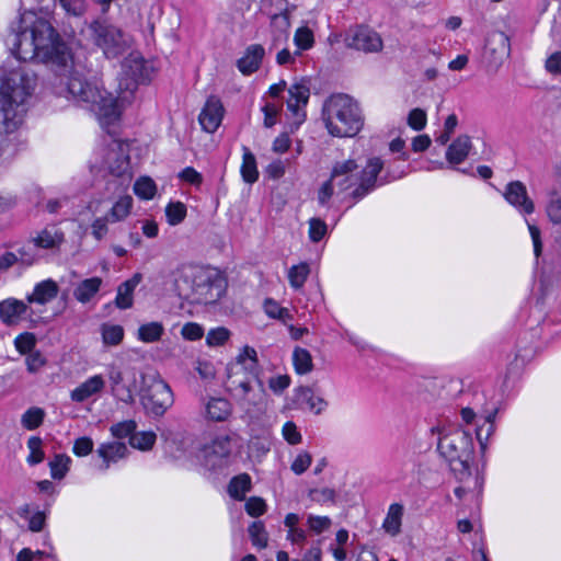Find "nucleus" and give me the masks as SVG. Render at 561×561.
<instances>
[{"label":"nucleus","instance_id":"nucleus-1","mask_svg":"<svg viewBox=\"0 0 561 561\" xmlns=\"http://www.w3.org/2000/svg\"><path fill=\"white\" fill-rule=\"evenodd\" d=\"M8 44L14 57L22 61L37 60L56 71L55 93L88 107L101 123L119 118L125 104L130 103L139 84L150 82L153 66L138 53H131L122 65L118 95L102 90L98 83L87 81L73 69L72 55L55 28L34 11L20 14L15 33Z\"/></svg>","mask_w":561,"mask_h":561},{"label":"nucleus","instance_id":"nucleus-2","mask_svg":"<svg viewBox=\"0 0 561 561\" xmlns=\"http://www.w3.org/2000/svg\"><path fill=\"white\" fill-rule=\"evenodd\" d=\"M437 450L460 482L454 491L455 495L459 500L467 496L477 500L482 491L483 478L473 462L472 435L456 425L437 428Z\"/></svg>","mask_w":561,"mask_h":561},{"label":"nucleus","instance_id":"nucleus-3","mask_svg":"<svg viewBox=\"0 0 561 561\" xmlns=\"http://www.w3.org/2000/svg\"><path fill=\"white\" fill-rule=\"evenodd\" d=\"M36 77L25 67L11 70L0 85V134H11L22 124L25 100L35 89Z\"/></svg>","mask_w":561,"mask_h":561},{"label":"nucleus","instance_id":"nucleus-4","mask_svg":"<svg viewBox=\"0 0 561 561\" xmlns=\"http://www.w3.org/2000/svg\"><path fill=\"white\" fill-rule=\"evenodd\" d=\"M322 119L333 137H354L364 126V116L358 103L347 94H333L325 100Z\"/></svg>","mask_w":561,"mask_h":561},{"label":"nucleus","instance_id":"nucleus-5","mask_svg":"<svg viewBox=\"0 0 561 561\" xmlns=\"http://www.w3.org/2000/svg\"><path fill=\"white\" fill-rule=\"evenodd\" d=\"M382 160L374 157L367 161L366 167L359 172L355 160L350 159L335 163L331 178L335 182L339 193L353 188V197L359 199L376 187L377 175L382 170Z\"/></svg>","mask_w":561,"mask_h":561},{"label":"nucleus","instance_id":"nucleus-6","mask_svg":"<svg viewBox=\"0 0 561 561\" xmlns=\"http://www.w3.org/2000/svg\"><path fill=\"white\" fill-rule=\"evenodd\" d=\"M227 389L250 415L264 412L268 405V394L261 377H227Z\"/></svg>","mask_w":561,"mask_h":561},{"label":"nucleus","instance_id":"nucleus-7","mask_svg":"<svg viewBox=\"0 0 561 561\" xmlns=\"http://www.w3.org/2000/svg\"><path fill=\"white\" fill-rule=\"evenodd\" d=\"M227 389L250 415L264 412L268 405V394L261 377H227Z\"/></svg>","mask_w":561,"mask_h":561},{"label":"nucleus","instance_id":"nucleus-8","mask_svg":"<svg viewBox=\"0 0 561 561\" xmlns=\"http://www.w3.org/2000/svg\"><path fill=\"white\" fill-rule=\"evenodd\" d=\"M83 36L99 47L106 58H116L131 45V37L106 20H95L82 30Z\"/></svg>","mask_w":561,"mask_h":561},{"label":"nucleus","instance_id":"nucleus-9","mask_svg":"<svg viewBox=\"0 0 561 561\" xmlns=\"http://www.w3.org/2000/svg\"><path fill=\"white\" fill-rule=\"evenodd\" d=\"M140 381L138 393L144 409L148 414L162 416L174 402L171 387L156 371L140 374Z\"/></svg>","mask_w":561,"mask_h":561},{"label":"nucleus","instance_id":"nucleus-10","mask_svg":"<svg viewBox=\"0 0 561 561\" xmlns=\"http://www.w3.org/2000/svg\"><path fill=\"white\" fill-rule=\"evenodd\" d=\"M129 145L125 141L113 139L106 149H103L105 156L103 162L96 168L108 170L110 174L117 179L118 187H127L131 180V169L128 157Z\"/></svg>","mask_w":561,"mask_h":561},{"label":"nucleus","instance_id":"nucleus-11","mask_svg":"<svg viewBox=\"0 0 561 561\" xmlns=\"http://www.w3.org/2000/svg\"><path fill=\"white\" fill-rule=\"evenodd\" d=\"M204 280H198L196 285L193 304L210 305L217 302L226 293L227 280L221 273L211 267H202L199 275Z\"/></svg>","mask_w":561,"mask_h":561},{"label":"nucleus","instance_id":"nucleus-12","mask_svg":"<svg viewBox=\"0 0 561 561\" xmlns=\"http://www.w3.org/2000/svg\"><path fill=\"white\" fill-rule=\"evenodd\" d=\"M107 377L111 385V392L117 400L130 404L134 402V394L138 391L135 369L123 371L115 365L107 367Z\"/></svg>","mask_w":561,"mask_h":561},{"label":"nucleus","instance_id":"nucleus-13","mask_svg":"<svg viewBox=\"0 0 561 561\" xmlns=\"http://www.w3.org/2000/svg\"><path fill=\"white\" fill-rule=\"evenodd\" d=\"M257 352L250 345L242 346L227 365V377H261Z\"/></svg>","mask_w":561,"mask_h":561},{"label":"nucleus","instance_id":"nucleus-14","mask_svg":"<svg viewBox=\"0 0 561 561\" xmlns=\"http://www.w3.org/2000/svg\"><path fill=\"white\" fill-rule=\"evenodd\" d=\"M202 267L197 265H182L172 274L173 290L181 299L190 304H193L198 280H204V278L199 277Z\"/></svg>","mask_w":561,"mask_h":561},{"label":"nucleus","instance_id":"nucleus-15","mask_svg":"<svg viewBox=\"0 0 561 561\" xmlns=\"http://www.w3.org/2000/svg\"><path fill=\"white\" fill-rule=\"evenodd\" d=\"M470 408L480 413V417L484 420L483 425H479L476 430L477 439L482 450L486 447V440L490 435L494 432V419L496 415V409H490L488 407L486 396L483 391L474 390L472 399L469 402Z\"/></svg>","mask_w":561,"mask_h":561},{"label":"nucleus","instance_id":"nucleus-16","mask_svg":"<svg viewBox=\"0 0 561 561\" xmlns=\"http://www.w3.org/2000/svg\"><path fill=\"white\" fill-rule=\"evenodd\" d=\"M346 45L351 48L364 53H379L382 50L383 42L378 32L368 26H357L352 30L346 39Z\"/></svg>","mask_w":561,"mask_h":561},{"label":"nucleus","instance_id":"nucleus-17","mask_svg":"<svg viewBox=\"0 0 561 561\" xmlns=\"http://www.w3.org/2000/svg\"><path fill=\"white\" fill-rule=\"evenodd\" d=\"M231 453V440L228 436H217L202 449L204 465L210 469L227 465Z\"/></svg>","mask_w":561,"mask_h":561},{"label":"nucleus","instance_id":"nucleus-18","mask_svg":"<svg viewBox=\"0 0 561 561\" xmlns=\"http://www.w3.org/2000/svg\"><path fill=\"white\" fill-rule=\"evenodd\" d=\"M484 55L495 67L502 65L511 55L510 37L501 31L491 32L485 41Z\"/></svg>","mask_w":561,"mask_h":561},{"label":"nucleus","instance_id":"nucleus-19","mask_svg":"<svg viewBox=\"0 0 561 561\" xmlns=\"http://www.w3.org/2000/svg\"><path fill=\"white\" fill-rule=\"evenodd\" d=\"M503 195L506 202L520 214L530 215L534 213V202L528 197L527 188L520 181L510 182Z\"/></svg>","mask_w":561,"mask_h":561},{"label":"nucleus","instance_id":"nucleus-20","mask_svg":"<svg viewBox=\"0 0 561 561\" xmlns=\"http://www.w3.org/2000/svg\"><path fill=\"white\" fill-rule=\"evenodd\" d=\"M224 112L222 103L218 98H208L198 116L202 128L207 133H215L221 124Z\"/></svg>","mask_w":561,"mask_h":561},{"label":"nucleus","instance_id":"nucleus-21","mask_svg":"<svg viewBox=\"0 0 561 561\" xmlns=\"http://www.w3.org/2000/svg\"><path fill=\"white\" fill-rule=\"evenodd\" d=\"M294 402L298 408L308 410L316 415L321 414L329 405L323 397L316 394L313 389L308 386H301L294 390Z\"/></svg>","mask_w":561,"mask_h":561},{"label":"nucleus","instance_id":"nucleus-22","mask_svg":"<svg viewBox=\"0 0 561 561\" xmlns=\"http://www.w3.org/2000/svg\"><path fill=\"white\" fill-rule=\"evenodd\" d=\"M289 98L287 99V108L301 123L305 119V113L300 114V110L305 107L309 101L310 89L305 81L295 82L288 89Z\"/></svg>","mask_w":561,"mask_h":561},{"label":"nucleus","instance_id":"nucleus-23","mask_svg":"<svg viewBox=\"0 0 561 561\" xmlns=\"http://www.w3.org/2000/svg\"><path fill=\"white\" fill-rule=\"evenodd\" d=\"M105 380L102 375H93L70 391V399L82 403L103 391Z\"/></svg>","mask_w":561,"mask_h":561},{"label":"nucleus","instance_id":"nucleus-24","mask_svg":"<svg viewBox=\"0 0 561 561\" xmlns=\"http://www.w3.org/2000/svg\"><path fill=\"white\" fill-rule=\"evenodd\" d=\"M290 20L286 11L273 14L271 18L272 42L270 49L284 46L289 38Z\"/></svg>","mask_w":561,"mask_h":561},{"label":"nucleus","instance_id":"nucleus-25","mask_svg":"<svg viewBox=\"0 0 561 561\" xmlns=\"http://www.w3.org/2000/svg\"><path fill=\"white\" fill-rule=\"evenodd\" d=\"M264 54L265 49L260 44L248 46L243 56L237 61L238 70L245 76L255 72L261 66Z\"/></svg>","mask_w":561,"mask_h":561},{"label":"nucleus","instance_id":"nucleus-26","mask_svg":"<svg viewBox=\"0 0 561 561\" xmlns=\"http://www.w3.org/2000/svg\"><path fill=\"white\" fill-rule=\"evenodd\" d=\"M64 240L62 230L56 225H49L38 231L32 241L36 248L54 250L58 249Z\"/></svg>","mask_w":561,"mask_h":561},{"label":"nucleus","instance_id":"nucleus-27","mask_svg":"<svg viewBox=\"0 0 561 561\" xmlns=\"http://www.w3.org/2000/svg\"><path fill=\"white\" fill-rule=\"evenodd\" d=\"M102 285L103 279L99 276L82 279L75 286L73 297L80 304H90L96 298Z\"/></svg>","mask_w":561,"mask_h":561},{"label":"nucleus","instance_id":"nucleus-28","mask_svg":"<svg viewBox=\"0 0 561 561\" xmlns=\"http://www.w3.org/2000/svg\"><path fill=\"white\" fill-rule=\"evenodd\" d=\"M59 293L58 284L51 279H44L34 286L33 293L27 295L26 300L30 304L46 305L57 297Z\"/></svg>","mask_w":561,"mask_h":561},{"label":"nucleus","instance_id":"nucleus-29","mask_svg":"<svg viewBox=\"0 0 561 561\" xmlns=\"http://www.w3.org/2000/svg\"><path fill=\"white\" fill-rule=\"evenodd\" d=\"M96 453L103 460L100 470L106 471L111 463H115L126 456L127 446L121 442L104 443L99 446Z\"/></svg>","mask_w":561,"mask_h":561},{"label":"nucleus","instance_id":"nucleus-30","mask_svg":"<svg viewBox=\"0 0 561 561\" xmlns=\"http://www.w3.org/2000/svg\"><path fill=\"white\" fill-rule=\"evenodd\" d=\"M142 279L140 273L134 274L129 279L122 283L117 288L115 305L119 309H128L134 302V290Z\"/></svg>","mask_w":561,"mask_h":561},{"label":"nucleus","instance_id":"nucleus-31","mask_svg":"<svg viewBox=\"0 0 561 561\" xmlns=\"http://www.w3.org/2000/svg\"><path fill=\"white\" fill-rule=\"evenodd\" d=\"M472 147L468 136L462 135L456 138L447 148L446 160L450 165H457L466 160Z\"/></svg>","mask_w":561,"mask_h":561},{"label":"nucleus","instance_id":"nucleus-32","mask_svg":"<svg viewBox=\"0 0 561 561\" xmlns=\"http://www.w3.org/2000/svg\"><path fill=\"white\" fill-rule=\"evenodd\" d=\"M404 507L400 503L389 505L386 517L382 522V529L391 537H396L401 533L402 518Z\"/></svg>","mask_w":561,"mask_h":561},{"label":"nucleus","instance_id":"nucleus-33","mask_svg":"<svg viewBox=\"0 0 561 561\" xmlns=\"http://www.w3.org/2000/svg\"><path fill=\"white\" fill-rule=\"evenodd\" d=\"M27 306L18 299H7L0 302V318L5 324H14L26 312Z\"/></svg>","mask_w":561,"mask_h":561},{"label":"nucleus","instance_id":"nucleus-34","mask_svg":"<svg viewBox=\"0 0 561 561\" xmlns=\"http://www.w3.org/2000/svg\"><path fill=\"white\" fill-rule=\"evenodd\" d=\"M231 404L224 398H211L206 404V415L215 422H222L231 414Z\"/></svg>","mask_w":561,"mask_h":561},{"label":"nucleus","instance_id":"nucleus-35","mask_svg":"<svg viewBox=\"0 0 561 561\" xmlns=\"http://www.w3.org/2000/svg\"><path fill=\"white\" fill-rule=\"evenodd\" d=\"M164 334V325L159 321H151L139 325L136 337L142 343H156Z\"/></svg>","mask_w":561,"mask_h":561},{"label":"nucleus","instance_id":"nucleus-36","mask_svg":"<svg viewBox=\"0 0 561 561\" xmlns=\"http://www.w3.org/2000/svg\"><path fill=\"white\" fill-rule=\"evenodd\" d=\"M251 489V478L248 473H241L231 479L228 485L229 495L238 501H242Z\"/></svg>","mask_w":561,"mask_h":561},{"label":"nucleus","instance_id":"nucleus-37","mask_svg":"<svg viewBox=\"0 0 561 561\" xmlns=\"http://www.w3.org/2000/svg\"><path fill=\"white\" fill-rule=\"evenodd\" d=\"M310 274V266L306 262L293 265L287 273L289 285L293 289L299 290L304 287Z\"/></svg>","mask_w":561,"mask_h":561},{"label":"nucleus","instance_id":"nucleus-38","mask_svg":"<svg viewBox=\"0 0 561 561\" xmlns=\"http://www.w3.org/2000/svg\"><path fill=\"white\" fill-rule=\"evenodd\" d=\"M133 208V198L129 195L121 196L115 204L112 206L111 210L107 213V217L111 219V222L122 221L127 218Z\"/></svg>","mask_w":561,"mask_h":561},{"label":"nucleus","instance_id":"nucleus-39","mask_svg":"<svg viewBox=\"0 0 561 561\" xmlns=\"http://www.w3.org/2000/svg\"><path fill=\"white\" fill-rule=\"evenodd\" d=\"M293 365L298 375H306L312 371L313 362L310 352L302 347H296L293 352Z\"/></svg>","mask_w":561,"mask_h":561},{"label":"nucleus","instance_id":"nucleus-40","mask_svg":"<svg viewBox=\"0 0 561 561\" xmlns=\"http://www.w3.org/2000/svg\"><path fill=\"white\" fill-rule=\"evenodd\" d=\"M241 175L244 182L249 184L256 182L259 179L255 157L248 148L243 149Z\"/></svg>","mask_w":561,"mask_h":561},{"label":"nucleus","instance_id":"nucleus-41","mask_svg":"<svg viewBox=\"0 0 561 561\" xmlns=\"http://www.w3.org/2000/svg\"><path fill=\"white\" fill-rule=\"evenodd\" d=\"M124 329L119 324L103 323L101 325L102 341L107 346H116L124 339Z\"/></svg>","mask_w":561,"mask_h":561},{"label":"nucleus","instance_id":"nucleus-42","mask_svg":"<svg viewBox=\"0 0 561 561\" xmlns=\"http://www.w3.org/2000/svg\"><path fill=\"white\" fill-rule=\"evenodd\" d=\"M157 439L156 433L149 432H136L129 437V444L133 448L147 451L150 450Z\"/></svg>","mask_w":561,"mask_h":561},{"label":"nucleus","instance_id":"nucleus-43","mask_svg":"<svg viewBox=\"0 0 561 561\" xmlns=\"http://www.w3.org/2000/svg\"><path fill=\"white\" fill-rule=\"evenodd\" d=\"M294 43L297 47L296 54L300 55L301 51L308 50L313 46V32L307 26L298 27L294 35Z\"/></svg>","mask_w":561,"mask_h":561},{"label":"nucleus","instance_id":"nucleus-44","mask_svg":"<svg viewBox=\"0 0 561 561\" xmlns=\"http://www.w3.org/2000/svg\"><path fill=\"white\" fill-rule=\"evenodd\" d=\"M135 194L145 201L152 199L157 193V185L149 176L139 178L134 185Z\"/></svg>","mask_w":561,"mask_h":561},{"label":"nucleus","instance_id":"nucleus-45","mask_svg":"<svg viewBox=\"0 0 561 561\" xmlns=\"http://www.w3.org/2000/svg\"><path fill=\"white\" fill-rule=\"evenodd\" d=\"M45 411L41 408L33 407L27 409L21 417V424L24 428L33 431L37 428L44 421Z\"/></svg>","mask_w":561,"mask_h":561},{"label":"nucleus","instance_id":"nucleus-46","mask_svg":"<svg viewBox=\"0 0 561 561\" xmlns=\"http://www.w3.org/2000/svg\"><path fill=\"white\" fill-rule=\"evenodd\" d=\"M231 332L225 327L210 329L206 334V345L208 347L224 346L230 339Z\"/></svg>","mask_w":561,"mask_h":561},{"label":"nucleus","instance_id":"nucleus-47","mask_svg":"<svg viewBox=\"0 0 561 561\" xmlns=\"http://www.w3.org/2000/svg\"><path fill=\"white\" fill-rule=\"evenodd\" d=\"M264 311L270 318L280 320L284 323L293 320V314L290 313L289 309L279 306L273 299L265 300Z\"/></svg>","mask_w":561,"mask_h":561},{"label":"nucleus","instance_id":"nucleus-48","mask_svg":"<svg viewBox=\"0 0 561 561\" xmlns=\"http://www.w3.org/2000/svg\"><path fill=\"white\" fill-rule=\"evenodd\" d=\"M271 449V443L267 437L253 436L248 444V453L256 459L265 456Z\"/></svg>","mask_w":561,"mask_h":561},{"label":"nucleus","instance_id":"nucleus-49","mask_svg":"<svg viewBox=\"0 0 561 561\" xmlns=\"http://www.w3.org/2000/svg\"><path fill=\"white\" fill-rule=\"evenodd\" d=\"M248 531L254 547L262 549L267 546L268 535L262 522L252 523Z\"/></svg>","mask_w":561,"mask_h":561},{"label":"nucleus","instance_id":"nucleus-50","mask_svg":"<svg viewBox=\"0 0 561 561\" xmlns=\"http://www.w3.org/2000/svg\"><path fill=\"white\" fill-rule=\"evenodd\" d=\"M19 261L23 264L31 265L34 262V257L25 255L23 250H19V255L13 252H4L0 255V271L9 270Z\"/></svg>","mask_w":561,"mask_h":561},{"label":"nucleus","instance_id":"nucleus-51","mask_svg":"<svg viewBox=\"0 0 561 561\" xmlns=\"http://www.w3.org/2000/svg\"><path fill=\"white\" fill-rule=\"evenodd\" d=\"M546 213L552 224L561 225V195L558 192L550 193Z\"/></svg>","mask_w":561,"mask_h":561},{"label":"nucleus","instance_id":"nucleus-52","mask_svg":"<svg viewBox=\"0 0 561 561\" xmlns=\"http://www.w3.org/2000/svg\"><path fill=\"white\" fill-rule=\"evenodd\" d=\"M165 216L171 226H176L186 217V206L182 202L169 203L165 207Z\"/></svg>","mask_w":561,"mask_h":561},{"label":"nucleus","instance_id":"nucleus-53","mask_svg":"<svg viewBox=\"0 0 561 561\" xmlns=\"http://www.w3.org/2000/svg\"><path fill=\"white\" fill-rule=\"evenodd\" d=\"M70 457L66 455H56L49 462L50 474L54 479H62L69 470Z\"/></svg>","mask_w":561,"mask_h":561},{"label":"nucleus","instance_id":"nucleus-54","mask_svg":"<svg viewBox=\"0 0 561 561\" xmlns=\"http://www.w3.org/2000/svg\"><path fill=\"white\" fill-rule=\"evenodd\" d=\"M308 236L312 242L321 241L328 232L327 224L320 218H311L308 221Z\"/></svg>","mask_w":561,"mask_h":561},{"label":"nucleus","instance_id":"nucleus-55","mask_svg":"<svg viewBox=\"0 0 561 561\" xmlns=\"http://www.w3.org/2000/svg\"><path fill=\"white\" fill-rule=\"evenodd\" d=\"M27 447L30 449V456L27 462L30 465H37L43 461L44 453L42 450V439L37 436H32L27 440Z\"/></svg>","mask_w":561,"mask_h":561},{"label":"nucleus","instance_id":"nucleus-56","mask_svg":"<svg viewBox=\"0 0 561 561\" xmlns=\"http://www.w3.org/2000/svg\"><path fill=\"white\" fill-rule=\"evenodd\" d=\"M307 525L311 531L314 534H322L323 531L328 530L331 525L332 520L328 516H319V515H308L307 518Z\"/></svg>","mask_w":561,"mask_h":561},{"label":"nucleus","instance_id":"nucleus-57","mask_svg":"<svg viewBox=\"0 0 561 561\" xmlns=\"http://www.w3.org/2000/svg\"><path fill=\"white\" fill-rule=\"evenodd\" d=\"M204 328L197 322H186L181 329V335L187 341H198L204 336Z\"/></svg>","mask_w":561,"mask_h":561},{"label":"nucleus","instance_id":"nucleus-58","mask_svg":"<svg viewBox=\"0 0 561 561\" xmlns=\"http://www.w3.org/2000/svg\"><path fill=\"white\" fill-rule=\"evenodd\" d=\"M312 457L308 451H300L291 462L290 469L294 473L302 474L311 465Z\"/></svg>","mask_w":561,"mask_h":561},{"label":"nucleus","instance_id":"nucleus-59","mask_svg":"<svg viewBox=\"0 0 561 561\" xmlns=\"http://www.w3.org/2000/svg\"><path fill=\"white\" fill-rule=\"evenodd\" d=\"M136 422L128 420L111 426V433L114 437L125 438L131 436L136 430Z\"/></svg>","mask_w":561,"mask_h":561},{"label":"nucleus","instance_id":"nucleus-60","mask_svg":"<svg viewBox=\"0 0 561 561\" xmlns=\"http://www.w3.org/2000/svg\"><path fill=\"white\" fill-rule=\"evenodd\" d=\"M426 113L422 108H413L408 115V125L414 130H422L426 126Z\"/></svg>","mask_w":561,"mask_h":561},{"label":"nucleus","instance_id":"nucleus-61","mask_svg":"<svg viewBox=\"0 0 561 561\" xmlns=\"http://www.w3.org/2000/svg\"><path fill=\"white\" fill-rule=\"evenodd\" d=\"M282 434L284 439L290 445H297L301 442V434L297 428V425L288 421L283 425Z\"/></svg>","mask_w":561,"mask_h":561},{"label":"nucleus","instance_id":"nucleus-62","mask_svg":"<svg viewBox=\"0 0 561 561\" xmlns=\"http://www.w3.org/2000/svg\"><path fill=\"white\" fill-rule=\"evenodd\" d=\"M14 345L21 354L31 353L35 346V337L32 333H23L15 337Z\"/></svg>","mask_w":561,"mask_h":561},{"label":"nucleus","instance_id":"nucleus-63","mask_svg":"<svg viewBox=\"0 0 561 561\" xmlns=\"http://www.w3.org/2000/svg\"><path fill=\"white\" fill-rule=\"evenodd\" d=\"M93 440L90 437L82 436L75 440L72 451L78 457H84L93 450Z\"/></svg>","mask_w":561,"mask_h":561},{"label":"nucleus","instance_id":"nucleus-64","mask_svg":"<svg viewBox=\"0 0 561 561\" xmlns=\"http://www.w3.org/2000/svg\"><path fill=\"white\" fill-rule=\"evenodd\" d=\"M245 511L250 516L257 517L265 513L266 504L261 497H250L245 502Z\"/></svg>","mask_w":561,"mask_h":561}]
</instances>
